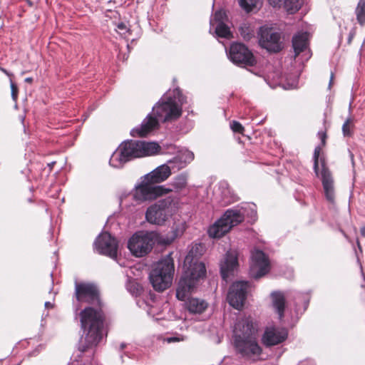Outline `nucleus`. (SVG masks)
<instances>
[{"label":"nucleus","instance_id":"obj_1","mask_svg":"<svg viewBox=\"0 0 365 365\" xmlns=\"http://www.w3.org/2000/svg\"><path fill=\"white\" fill-rule=\"evenodd\" d=\"M74 294L78 302L90 304L83 309L78 314L81 328L84 334V336L79 342L78 350L81 352H86L97 346L104 335L107 336L110 322L104 310L105 303L96 284L76 282Z\"/></svg>","mask_w":365,"mask_h":365},{"label":"nucleus","instance_id":"obj_2","mask_svg":"<svg viewBox=\"0 0 365 365\" xmlns=\"http://www.w3.org/2000/svg\"><path fill=\"white\" fill-rule=\"evenodd\" d=\"M258 327L251 317L240 321L235 326L234 347L242 358L257 361L262 354V348L257 340Z\"/></svg>","mask_w":365,"mask_h":365},{"label":"nucleus","instance_id":"obj_3","mask_svg":"<svg viewBox=\"0 0 365 365\" xmlns=\"http://www.w3.org/2000/svg\"><path fill=\"white\" fill-rule=\"evenodd\" d=\"M184 272L179 281L176 290V297L179 300L185 301L200 280L206 277V267L202 261H193L187 263L184 260Z\"/></svg>","mask_w":365,"mask_h":365},{"label":"nucleus","instance_id":"obj_4","mask_svg":"<svg viewBox=\"0 0 365 365\" xmlns=\"http://www.w3.org/2000/svg\"><path fill=\"white\" fill-rule=\"evenodd\" d=\"M160 149V146L155 142L125 140L118 148V161L124 164L135 158L155 155Z\"/></svg>","mask_w":365,"mask_h":365},{"label":"nucleus","instance_id":"obj_5","mask_svg":"<svg viewBox=\"0 0 365 365\" xmlns=\"http://www.w3.org/2000/svg\"><path fill=\"white\" fill-rule=\"evenodd\" d=\"M174 270L173 259L170 255L154 264L149 275L153 289L158 292L168 289L172 284Z\"/></svg>","mask_w":365,"mask_h":365},{"label":"nucleus","instance_id":"obj_6","mask_svg":"<svg viewBox=\"0 0 365 365\" xmlns=\"http://www.w3.org/2000/svg\"><path fill=\"white\" fill-rule=\"evenodd\" d=\"M173 191L171 188L165 187L163 185H154L145 177L141 178V180L137 183L132 190L130 194L133 200L138 204L145 202H152L160 197L167 195Z\"/></svg>","mask_w":365,"mask_h":365},{"label":"nucleus","instance_id":"obj_7","mask_svg":"<svg viewBox=\"0 0 365 365\" xmlns=\"http://www.w3.org/2000/svg\"><path fill=\"white\" fill-rule=\"evenodd\" d=\"M245 220L244 215L238 210L229 209L214 225L208 229L210 237L220 238L232 227L237 226Z\"/></svg>","mask_w":365,"mask_h":365},{"label":"nucleus","instance_id":"obj_8","mask_svg":"<svg viewBox=\"0 0 365 365\" xmlns=\"http://www.w3.org/2000/svg\"><path fill=\"white\" fill-rule=\"evenodd\" d=\"M156 237L153 232H137L129 239L128 248L133 256L144 257L152 250Z\"/></svg>","mask_w":365,"mask_h":365},{"label":"nucleus","instance_id":"obj_9","mask_svg":"<svg viewBox=\"0 0 365 365\" xmlns=\"http://www.w3.org/2000/svg\"><path fill=\"white\" fill-rule=\"evenodd\" d=\"M173 202V198L167 197L148 207L145 212L146 220L151 224L163 225L168 218V209Z\"/></svg>","mask_w":365,"mask_h":365},{"label":"nucleus","instance_id":"obj_10","mask_svg":"<svg viewBox=\"0 0 365 365\" xmlns=\"http://www.w3.org/2000/svg\"><path fill=\"white\" fill-rule=\"evenodd\" d=\"M228 55L230 61L239 66H254L257 63L256 58L252 51L242 43H231Z\"/></svg>","mask_w":365,"mask_h":365},{"label":"nucleus","instance_id":"obj_11","mask_svg":"<svg viewBox=\"0 0 365 365\" xmlns=\"http://www.w3.org/2000/svg\"><path fill=\"white\" fill-rule=\"evenodd\" d=\"M154 114L161 118L163 122L175 120L182 115V108L172 98L165 101H160L153 107Z\"/></svg>","mask_w":365,"mask_h":365},{"label":"nucleus","instance_id":"obj_12","mask_svg":"<svg viewBox=\"0 0 365 365\" xmlns=\"http://www.w3.org/2000/svg\"><path fill=\"white\" fill-rule=\"evenodd\" d=\"M250 284L247 281L234 282L230 287L227 301L230 306L236 309H241L247 299Z\"/></svg>","mask_w":365,"mask_h":365},{"label":"nucleus","instance_id":"obj_13","mask_svg":"<svg viewBox=\"0 0 365 365\" xmlns=\"http://www.w3.org/2000/svg\"><path fill=\"white\" fill-rule=\"evenodd\" d=\"M259 44L269 52L278 53L283 48L280 33L271 27H262L259 31Z\"/></svg>","mask_w":365,"mask_h":365},{"label":"nucleus","instance_id":"obj_14","mask_svg":"<svg viewBox=\"0 0 365 365\" xmlns=\"http://www.w3.org/2000/svg\"><path fill=\"white\" fill-rule=\"evenodd\" d=\"M270 269L269 258L259 250L252 252V262L250 269V275L252 278L258 279L266 275Z\"/></svg>","mask_w":365,"mask_h":365},{"label":"nucleus","instance_id":"obj_15","mask_svg":"<svg viewBox=\"0 0 365 365\" xmlns=\"http://www.w3.org/2000/svg\"><path fill=\"white\" fill-rule=\"evenodd\" d=\"M94 247L101 255L108 256L112 259L117 257L118 242L108 232L101 233L95 240Z\"/></svg>","mask_w":365,"mask_h":365},{"label":"nucleus","instance_id":"obj_16","mask_svg":"<svg viewBox=\"0 0 365 365\" xmlns=\"http://www.w3.org/2000/svg\"><path fill=\"white\" fill-rule=\"evenodd\" d=\"M288 336L285 329L267 328L262 336V343L266 347H271L284 342Z\"/></svg>","mask_w":365,"mask_h":365},{"label":"nucleus","instance_id":"obj_17","mask_svg":"<svg viewBox=\"0 0 365 365\" xmlns=\"http://www.w3.org/2000/svg\"><path fill=\"white\" fill-rule=\"evenodd\" d=\"M322 161V171L321 177L324 193L327 200L331 202H334L335 195L334 189V180L331 173L329 168L327 167L324 159H321Z\"/></svg>","mask_w":365,"mask_h":365},{"label":"nucleus","instance_id":"obj_18","mask_svg":"<svg viewBox=\"0 0 365 365\" xmlns=\"http://www.w3.org/2000/svg\"><path fill=\"white\" fill-rule=\"evenodd\" d=\"M237 266L238 259L236 252L233 251L227 252L224 261L220 264V273L222 279L227 281Z\"/></svg>","mask_w":365,"mask_h":365},{"label":"nucleus","instance_id":"obj_19","mask_svg":"<svg viewBox=\"0 0 365 365\" xmlns=\"http://www.w3.org/2000/svg\"><path fill=\"white\" fill-rule=\"evenodd\" d=\"M171 173L170 167L164 164L158 166L144 177L154 185H158L165 181L171 175Z\"/></svg>","mask_w":365,"mask_h":365},{"label":"nucleus","instance_id":"obj_20","mask_svg":"<svg viewBox=\"0 0 365 365\" xmlns=\"http://www.w3.org/2000/svg\"><path fill=\"white\" fill-rule=\"evenodd\" d=\"M159 126L158 119L153 115H148L143 121L141 125L138 128L132 130L133 136L145 137L149 133Z\"/></svg>","mask_w":365,"mask_h":365},{"label":"nucleus","instance_id":"obj_21","mask_svg":"<svg viewBox=\"0 0 365 365\" xmlns=\"http://www.w3.org/2000/svg\"><path fill=\"white\" fill-rule=\"evenodd\" d=\"M272 305L279 315V318L282 319L284 316L285 309V297L282 292H274L271 294Z\"/></svg>","mask_w":365,"mask_h":365},{"label":"nucleus","instance_id":"obj_22","mask_svg":"<svg viewBox=\"0 0 365 365\" xmlns=\"http://www.w3.org/2000/svg\"><path fill=\"white\" fill-rule=\"evenodd\" d=\"M186 309L189 312L192 314H202L204 312L207 307V303L198 298H190L185 303Z\"/></svg>","mask_w":365,"mask_h":365},{"label":"nucleus","instance_id":"obj_23","mask_svg":"<svg viewBox=\"0 0 365 365\" xmlns=\"http://www.w3.org/2000/svg\"><path fill=\"white\" fill-rule=\"evenodd\" d=\"M308 38L307 33H301L295 35L292 38V46L295 56L299 55L307 47Z\"/></svg>","mask_w":365,"mask_h":365},{"label":"nucleus","instance_id":"obj_24","mask_svg":"<svg viewBox=\"0 0 365 365\" xmlns=\"http://www.w3.org/2000/svg\"><path fill=\"white\" fill-rule=\"evenodd\" d=\"M205 252V247L202 244L198 243L195 244L192 246L190 250L186 255L185 259L187 263L193 261H201L200 258Z\"/></svg>","mask_w":365,"mask_h":365},{"label":"nucleus","instance_id":"obj_25","mask_svg":"<svg viewBox=\"0 0 365 365\" xmlns=\"http://www.w3.org/2000/svg\"><path fill=\"white\" fill-rule=\"evenodd\" d=\"M304 4L303 0H284V7L289 14L298 11Z\"/></svg>","mask_w":365,"mask_h":365},{"label":"nucleus","instance_id":"obj_26","mask_svg":"<svg viewBox=\"0 0 365 365\" xmlns=\"http://www.w3.org/2000/svg\"><path fill=\"white\" fill-rule=\"evenodd\" d=\"M357 22L361 25L365 24V0H359L355 9Z\"/></svg>","mask_w":365,"mask_h":365},{"label":"nucleus","instance_id":"obj_27","mask_svg":"<svg viewBox=\"0 0 365 365\" xmlns=\"http://www.w3.org/2000/svg\"><path fill=\"white\" fill-rule=\"evenodd\" d=\"M216 34L221 38H230L232 37L230 28L223 22H220L215 28Z\"/></svg>","mask_w":365,"mask_h":365},{"label":"nucleus","instance_id":"obj_28","mask_svg":"<svg viewBox=\"0 0 365 365\" xmlns=\"http://www.w3.org/2000/svg\"><path fill=\"white\" fill-rule=\"evenodd\" d=\"M239 32L242 38L246 41H249L255 36L254 30L247 24H242L239 28Z\"/></svg>","mask_w":365,"mask_h":365},{"label":"nucleus","instance_id":"obj_29","mask_svg":"<svg viewBox=\"0 0 365 365\" xmlns=\"http://www.w3.org/2000/svg\"><path fill=\"white\" fill-rule=\"evenodd\" d=\"M187 175L181 173L174 178L172 182V185L175 189L178 190H182L185 188L187 185Z\"/></svg>","mask_w":365,"mask_h":365},{"label":"nucleus","instance_id":"obj_30","mask_svg":"<svg viewBox=\"0 0 365 365\" xmlns=\"http://www.w3.org/2000/svg\"><path fill=\"white\" fill-rule=\"evenodd\" d=\"M322 147L323 146L318 145L315 148L314 151V170L317 176L319 175V163L320 161L322 163V158L325 160L323 156L321 157V154L322 153Z\"/></svg>","mask_w":365,"mask_h":365},{"label":"nucleus","instance_id":"obj_31","mask_svg":"<svg viewBox=\"0 0 365 365\" xmlns=\"http://www.w3.org/2000/svg\"><path fill=\"white\" fill-rule=\"evenodd\" d=\"M354 125L353 119L351 118H347L342 125L343 135L345 137L352 136L354 133Z\"/></svg>","mask_w":365,"mask_h":365},{"label":"nucleus","instance_id":"obj_32","mask_svg":"<svg viewBox=\"0 0 365 365\" xmlns=\"http://www.w3.org/2000/svg\"><path fill=\"white\" fill-rule=\"evenodd\" d=\"M258 0H240V6L247 12L252 11L257 7Z\"/></svg>","mask_w":365,"mask_h":365},{"label":"nucleus","instance_id":"obj_33","mask_svg":"<svg viewBox=\"0 0 365 365\" xmlns=\"http://www.w3.org/2000/svg\"><path fill=\"white\" fill-rule=\"evenodd\" d=\"M230 128L234 133L244 135L245 128L240 122L237 120H232L230 122Z\"/></svg>","mask_w":365,"mask_h":365},{"label":"nucleus","instance_id":"obj_34","mask_svg":"<svg viewBox=\"0 0 365 365\" xmlns=\"http://www.w3.org/2000/svg\"><path fill=\"white\" fill-rule=\"evenodd\" d=\"M11 90L12 99L16 101L19 96V88L12 81H11Z\"/></svg>","mask_w":365,"mask_h":365},{"label":"nucleus","instance_id":"obj_35","mask_svg":"<svg viewBox=\"0 0 365 365\" xmlns=\"http://www.w3.org/2000/svg\"><path fill=\"white\" fill-rule=\"evenodd\" d=\"M117 28L119 30L123 31V34H125L127 32L130 33V29H128L126 24L125 23H123V22H120V23L118 24H117Z\"/></svg>","mask_w":365,"mask_h":365},{"label":"nucleus","instance_id":"obj_36","mask_svg":"<svg viewBox=\"0 0 365 365\" xmlns=\"http://www.w3.org/2000/svg\"><path fill=\"white\" fill-rule=\"evenodd\" d=\"M284 0H268L269 4L273 7H280Z\"/></svg>","mask_w":365,"mask_h":365},{"label":"nucleus","instance_id":"obj_37","mask_svg":"<svg viewBox=\"0 0 365 365\" xmlns=\"http://www.w3.org/2000/svg\"><path fill=\"white\" fill-rule=\"evenodd\" d=\"M320 139H321V141H322V146H325L326 145V140H327V133L326 132H319L318 133Z\"/></svg>","mask_w":365,"mask_h":365},{"label":"nucleus","instance_id":"obj_38","mask_svg":"<svg viewBox=\"0 0 365 365\" xmlns=\"http://www.w3.org/2000/svg\"><path fill=\"white\" fill-rule=\"evenodd\" d=\"M360 232L362 237H365V226H363L360 229Z\"/></svg>","mask_w":365,"mask_h":365},{"label":"nucleus","instance_id":"obj_39","mask_svg":"<svg viewBox=\"0 0 365 365\" xmlns=\"http://www.w3.org/2000/svg\"><path fill=\"white\" fill-rule=\"evenodd\" d=\"M356 245L360 252H362V246L359 239L356 240Z\"/></svg>","mask_w":365,"mask_h":365},{"label":"nucleus","instance_id":"obj_40","mask_svg":"<svg viewBox=\"0 0 365 365\" xmlns=\"http://www.w3.org/2000/svg\"><path fill=\"white\" fill-rule=\"evenodd\" d=\"M25 82L31 83L33 82V78L31 77H28L25 78Z\"/></svg>","mask_w":365,"mask_h":365},{"label":"nucleus","instance_id":"obj_41","mask_svg":"<svg viewBox=\"0 0 365 365\" xmlns=\"http://www.w3.org/2000/svg\"><path fill=\"white\" fill-rule=\"evenodd\" d=\"M183 98H184V97H183L182 96H180V97H179V98H178V101H180V103L181 104H182V103H184V99H183Z\"/></svg>","mask_w":365,"mask_h":365},{"label":"nucleus","instance_id":"obj_42","mask_svg":"<svg viewBox=\"0 0 365 365\" xmlns=\"http://www.w3.org/2000/svg\"><path fill=\"white\" fill-rule=\"evenodd\" d=\"M333 78H334V74H333V73H331V79H330V82H329V86H331V84L332 83Z\"/></svg>","mask_w":365,"mask_h":365},{"label":"nucleus","instance_id":"obj_43","mask_svg":"<svg viewBox=\"0 0 365 365\" xmlns=\"http://www.w3.org/2000/svg\"><path fill=\"white\" fill-rule=\"evenodd\" d=\"M1 71H2L4 73H6V75L9 76V73H8V71H7L6 69H4V68H1Z\"/></svg>","mask_w":365,"mask_h":365},{"label":"nucleus","instance_id":"obj_44","mask_svg":"<svg viewBox=\"0 0 365 365\" xmlns=\"http://www.w3.org/2000/svg\"><path fill=\"white\" fill-rule=\"evenodd\" d=\"M352 37H353V35H351V36H350V37H349V43L351 42Z\"/></svg>","mask_w":365,"mask_h":365},{"label":"nucleus","instance_id":"obj_45","mask_svg":"<svg viewBox=\"0 0 365 365\" xmlns=\"http://www.w3.org/2000/svg\"><path fill=\"white\" fill-rule=\"evenodd\" d=\"M49 304H50V303H49V302H46V304H45V305H46V307L49 306Z\"/></svg>","mask_w":365,"mask_h":365},{"label":"nucleus","instance_id":"obj_46","mask_svg":"<svg viewBox=\"0 0 365 365\" xmlns=\"http://www.w3.org/2000/svg\"><path fill=\"white\" fill-rule=\"evenodd\" d=\"M113 1L110 0V1H109L108 2V4H111V3H113Z\"/></svg>","mask_w":365,"mask_h":365}]
</instances>
